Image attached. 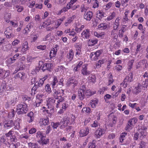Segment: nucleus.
<instances>
[{"instance_id":"47","label":"nucleus","mask_w":148,"mask_h":148,"mask_svg":"<svg viewBox=\"0 0 148 148\" xmlns=\"http://www.w3.org/2000/svg\"><path fill=\"white\" fill-rule=\"evenodd\" d=\"M83 64V62L81 61H80L79 63L77 65V66L74 67V71L75 72L78 71V70H79L81 68Z\"/></svg>"},{"instance_id":"6","label":"nucleus","mask_w":148,"mask_h":148,"mask_svg":"<svg viewBox=\"0 0 148 148\" xmlns=\"http://www.w3.org/2000/svg\"><path fill=\"white\" fill-rule=\"evenodd\" d=\"M43 95H37L36 97V99L34 103V106L36 107H38L41 106L42 102V97Z\"/></svg>"},{"instance_id":"50","label":"nucleus","mask_w":148,"mask_h":148,"mask_svg":"<svg viewBox=\"0 0 148 148\" xmlns=\"http://www.w3.org/2000/svg\"><path fill=\"white\" fill-rule=\"evenodd\" d=\"M51 125L54 130L56 129L59 125H60V122H52L51 123Z\"/></svg>"},{"instance_id":"34","label":"nucleus","mask_w":148,"mask_h":148,"mask_svg":"<svg viewBox=\"0 0 148 148\" xmlns=\"http://www.w3.org/2000/svg\"><path fill=\"white\" fill-rule=\"evenodd\" d=\"M105 33L104 32H94V34L95 36L98 38H102L104 37L105 35Z\"/></svg>"},{"instance_id":"53","label":"nucleus","mask_w":148,"mask_h":148,"mask_svg":"<svg viewBox=\"0 0 148 148\" xmlns=\"http://www.w3.org/2000/svg\"><path fill=\"white\" fill-rule=\"evenodd\" d=\"M108 85H110L112 84L114 81V80L113 79L112 75L111 73H110L108 75Z\"/></svg>"},{"instance_id":"48","label":"nucleus","mask_w":148,"mask_h":148,"mask_svg":"<svg viewBox=\"0 0 148 148\" xmlns=\"http://www.w3.org/2000/svg\"><path fill=\"white\" fill-rule=\"evenodd\" d=\"M127 135V133L126 132H123L121 133L120 136L119 137L120 141L122 143L123 142L124 140H125V136Z\"/></svg>"},{"instance_id":"29","label":"nucleus","mask_w":148,"mask_h":148,"mask_svg":"<svg viewBox=\"0 0 148 148\" xmlns=\"http://www.w3.org/2000/svg\"><path fill=\"white\" fill-rule=\"evenodd\" d=\"M96 92L95 90H92L90 89L86 90L85 92V95L87 97L91 96L96 93Z\"/></svg>"},{"instance_id":"7","label":"nucleus","mask_w":148,"mask_h":148,"mask_svg":"<svg viewBox=\"0 0 148 148\" xmlns=\"http://www.w3.org/2000/svg\"><path fill=\"white\" fill-rule=\"evenodd\" d=\"M93 13L92 12L88 11L86 12L83 15L84 19L88 21H90L92 17Z\"/></svg>"},{"instance_id":"43","label":"nucleus","mask_w":148,"mask_h":148,"mask_svg":"<svg viewBox=\"0 0 148 148\" xmlns=\"http://www.w3.org/2000/svg\"><path fill=\"white\" fill-rule=\"evenodd\" d=\"M28 145L30 148H40L37 143L30 142L28 143Z\"/></svg>"},{"instance_id":"8","label":"nucleus","mask_w":148,"mask_h":148,"mask_svg":"<svg viewBox=\"0 0 148 148\" xmlns=\"http://www.w3.org/2000/svg\"><path fill=\"white\" fill-rule=\"evenodd\" d=\"M55 99H54L52 97L48 98L47 104L48 108L49 109L53 108L54 105H55Z\"/></svg>"},{"instance_id":"51","label":"nucleus","mask_w":148,"mask_h":148,"mask_svg":"<svg viewBox=\"0 0 148 148\" xmlns=\"http://www.w3.org/2000/svg\"><path fill=\"white\" fill-rule=\"evenodd\" d=\"M95 54L94 53V52H92L90 55V57L92 60H96L98 59Z\"/></svg>"},{"instance_id":"58","label":"nucleus","mask_w":148,"mask_h":148,"mask_svg":"<svg viewBox=\"0 0 148 148\" xmlns=\"http://www.w3.org/2000/svg\"><path fill=\"white\" fill-rule=\"evenodd\" d=\"M142 85L144 88H146L148 86V79H145V81L143 82Z\"/></svg>"},{"instance_id":"57","label":"nucleus","mask_w":148,"mask_h":148,"mask_svg":"<svg viewBox=\"0 0 148 148\" xmlns=\"http://www.w3.org/2000/svg\"><path fill=\"white\" fill-rule=\"evenodd\" d=\"M112 97L111 95L109 94H106L104 97V99L106 102L108 103V100L110 99Z\"/></svg>"},{"instance_id":"45","label":"nucleus","mask_w":148,"mask_h":148,"mask_svg":"<svg viewBox=\"0 0 148 148\" xmlns=\"http://www.w3.org/2000/svg\"><path fill=\"white\" fill-rule=\"evenodd\" d=\"M65 19V17H63L59 19H58L57 21V23L56 24V25L55 27L56 29L61 24L62 22L63 21V20Z\"/></svg>"},{"instance_id":"49","label":"nucleus","mask_w":148,"mask_h":148,"mask_svg":"<svg viewBox=\"0 0 148 148\" xmlns=\"http://www.w3.org/2000/svg\"><path fill=\"white\" fill-rule=\"evenodd\" d=\"M116 16L115 13L113 12L111 13V14L109 16L107 17V18L105 19V21H110L112 19Z\"/></svg>"},{"instance_id":"11","label":"nucleus","mask_w":148,"mask_h":148,"mask_svg":"<svg viewBox=\"0 0 148 148\" xmlns=\"http://www.w3.org/2000/svg\"><path fill=\"white\" fill-rule=\"evenodd\" d=\"M145 90V89L144 88L142 84L139 83L138 84V86L135 87L134 90V92L135 94L137 95L143 90Z\"/></svg>"},{"instance_id":"3","label":"nucleus","mask_w":148,"mask_h":148,"mask_svg":"<svg viewBox=\"0 0 148 148\" xmlns=\"http://www.w3.org/2000/svg\"><path fill=\"white\" fill-rule=\"evenodd\" d=\"M138 121V119L136 118L130 119L128 122L127 125L125 128V129L127 131L131 130L134 127V125Z\"/></svg>"},{"instance_id":"32","label":"nucleus","mask_w":148,"mask_h":148,"mask_svg":"<svg viewBox=\"0 0 148 148\" xmlns=\"http://www.w3.org/2000/svg\"><path fill=\"white\" fill-rule=\"evenodd\" d=\"M0 142L5 144V146L8 147L9 145V143L8 140L6 139L4 136H2L1 138Z\"/></svg>"},{"instance_id":"12","label":"nucleus","mask_w":148,"mask_h":148,"mask_svg":"<svg viewBox=\"0 0 148 148\" xmlns=\"http://www.w3.org/2000/svg\"><path fill=\"white\" fill-rule=\"evenodd\" d=\"M39 123L41 126L48 125L49 123V119L48 118H40L39 120Z\"/></svg>"},{"instance_id":"13","label":"nucleus","mask_w":148,"mask_h":148,"mask_svg":"<svg viewBox=\"0 0 148 148\" xmlns=\"http://www.w3.org/2000/svg\"><path fill=\"white\" fill-rule=\"evenodd\" d=\"M78 83L77 81L73 77L70 78L67 82L68 85L69 86L73 85V87L77 86Z\"/></svg>"},{"instance_id":"15","label":"nucleus","mask_w":148,"mask_h":148,"mask_svg":"<svg viewBox=\"0 0 148 148\" xmlns=\"http://www.w3.org/2000/svg\"><path fill=\"white\" fill-rule=\"evenodd\" d=\"M25 74L23 72H19L15 75L14 78L15 79H19L24 81L25 78Z\"/></svg>"},{"instance_id":"17","label":"nucleus","mask_w":148,"mask_h":148,"mask_svg":"<svg viewBox=\"0 0 148 148\" xmlns=\"http://www.w3.org/2000/svg\"><path fill=\"white\" fill-rule=\"evenodd\" d=\"M14 122L12 120H10L4 123V126L5 128L9 129L14 125Z\"/></svg>"},{"instance_id":"22","label":"nucleus","mask_w":148,"mask_h":148,"mask_svg":"<svg viewBox=\"0 0 148 148\" xmlns=\"http://www.w3.org/2000/svg\"><path fill=\"white\" fill-rule=\"evenodd\" d=\"M98 103L99 100L95 98L90 101V104L91 105L92 108H94L96 107Z\"/></svg>"},{"instance_id":"41","label":"nucleus","mask_w":148,"mask_h":148,"mask_svg":"<svg viewBox=\"0 0 148 148\" xmlns=\"http://www.w3.org/2000/svg\"><path fill=\"white\" fill-rule=\"evenodd\" d=\"M108 27L107 25L105 23L100 24L98 26V29L100 30H104Z\"/></svg>"},{"instance_id":"31","label":"nucleus","mask_w":148,"mask_h":148,"mask_svg":"<svg viewBox=\"0 0 148 148\" xmlns=\"http://www.w3.org/2000/svg\"><path fill=\"white\" fill-rule=\"evenodd\" d=\"M120 20L119 17L117 18L115 20L113 24V27L115 29H117L118 28L119 26V21Z\"/></svg>"},{"instance_id":"9","label":"nucleus","mask_w":148,"mask_h":148,"mask_svg":"<svg viewBox=\"0 0 148 148\" xmlns=\"http://www.w3.org/2000/svg\"><path fill=\"white\" fill-rule=\"evenodd\" d=\"M106 130L104 128H99L95 132V134L97 138H99L100 137L102 136L104 134Z\"/></svg>"},{"instance_id":"59","label":"nucleus","mask_w":148,"mask_h":148,"mask_svg":"<svg viewBox=\"0 0 148 148\" xmlns=\"http://www.w3.org/2000/svg\"><path fill=\"white\" fill-rule=\"evenodd\" d=\"M45 90L46 92L48 93H50L51 92V89L49 84H47L45 88Z\"/></svg>"},{"instance_id":"26","label":"nucleus","mask_w":148,"mask_h":148,"mask_svg":"<svg viewBox=\"0 0 148 148\" xmlns=\"http://www.w3.org/2000/svg\"><path fill=\"white\" fill-rule=\"evenodd\" d=\"M85 91L81 89H78V96L79 99L81 100H82L85 97Z\"/></svg>"},{"instance_id":"61","label":"nucleus","mask_w":148,"mask_h":148,"mask_svg":"<svg viewBox=\"0 0 148 148\" xmlns=\"http://www.w3.org/2000/svg\"><path fill=\"white\" fill-rule=\"evenodd\" d=\"M113 3L112 2H109L106 5V8H105V10H108L112 6Z\"/></svg>"},{"instance_id":"56","label":"nucleus","mask_w":148,"mask_h":148,"mask_svg":"<svg viewBox=\"0 0 148 148\" xmlns=\"http://www.w3.org/2000/svg\"><path fill=\"white\" fill-rule=\"evenodd\" d=\"M82 112H86L88 114H90L91 112V109L88 107H84L83 108L82 110Z\"/></svg>"},{"instance_id":"5","label":"nucleus","mask_w":148,"mask_h":148,"mask_svg":"<svg viewBox=\"0 0 148 148\" xmlns=\"http://www.w3.org/2000/svg\"><path fill=\"white\" fill-rule=\"evenodd\" d=\"M11 15L10 14H8L5 15L4 16V18L5 21L8 23H9V24L11 25L12 26L16 27L18 26V23H17L14 22L12 21H10L9 19L10 18Z\"/></svg>"},{"instance_id":"60","label":"nucleus","mask_w":148,"mask_h":148,"mask_svg":"<svg viewBox=\"0 0 148 148\" xmlns=\"http://www.w3.org/2000/svg\"><path fill=\"white\" fill-rule=\"evenodd\" d=\"M15 8L17 9V11L19 12H21L24 9L23 7L20 5H16Z\"/></svg>"},{"instance_id":"4","label":"nucleus","mask_w":148,"mask_h":148,"mask_svg":"<svg viewBox=\"0 0 148 148\" xmlns=\"http://www.w3.org/2000/svg\"><path fill=\"white\" fill-rule=\"evenodd\" d=\"M53 97L55 99H60V98L64 96V90L63 89L59 90H53Z\"/></svg>"},{"instance_id":"40","label":"nucleus","mask_w":148,"mask_h":148,"mask_svg":"<svg viewBox=\"0 0 148 148\" xmlns=\"http://www.w3.org/2000/svg\"><path fill=\"white\" fill-rule=\"evenodd\" d=\"M44 82L42 80L40 79L39 81H37L34 84V86H36V87H37V88H38L39 87H41L44 84Z\"/></svg>"},{"instance_id":"18","label":"nucleus","mask_w":148,"mask_h":148,"mask_svg":"<svg viewBox=\"0 0 148 148\" xmlns=\"http://www.w3.org/2000/svg\"><path fill=\"white\" fill-rule=\"evenodd\" d=\"M97 18L101 20L102 18L106 16L105 13L102 10H99L97 12L96 14Z\"/></svg>"},{"instance_id":"33","label":"nucleus","mask_w":148,"mask_h":148,"mask_svg":"<svg viewBox=\"0 0 148 148\" xmlns=\"http://www.w3.org/2000/svg\"><path fill=\"white\" fill-rule=\"evenodd\" d=\"M64 97H61L57 101L56 103H55V105H56V107L57 108H59L60 105H62V102L64 101Z\"/></svg>"},{"instance_id":"10","label":"nucleus","mask_w":148,"mask_h":148,"mask_svg":"<svg viewBox=\"0 0 148 148\" xmlns=\"http://www.w3.org/2000/svg\"><path fill=\"white\" fill-rule=\"evenodd\" d=\"M89 130L88 127H86L80 130L79 132V135L81 137L86 136L89 133Z\"/></svg>"},{"instance_id":"24","label":"nucleus","mask_w":148,"mask_h":148,"mask_svg":"<svg viewBox=\"0 0 148 148\" xmlns=\"http://www.w3.org/2000/svg\"><path fill=\"white\" fill-rule=\"evenodd\" d=\"M74 56V52L72 49H70L67 54L66 55V58L70 61L72 60Z\"/></svg>"},{"instance_id":"25","label":"nucleus","mask_w":148,"mask_h":148,"mask_svg":"<svg viewBox=\"0 0 148 148\" xmlns=\"http://www.w3.org/2000/svg\"><path fill=\"white\" fill-rule=\"evenodd\" d=\"M87 65L86 64L84 65V67H82L81 73L84 75H88L90 73V72L87 70Z\"/></svg>"},{"instance_id":"35","label":"nucleus","mask_w":148,"mask_h":148,"mask_svg":"<svg viewBox=\"0 0 148 148\" xmlns=\"http://www.w3.org/2000/svg\"><path fill=\"white\" fill-rule=\"evenodd\" d=\"M4 33L6 35V37L8 38H10L13 35L12 34V30L8 28L6 29V30Z\"/></svg>"},{"instance_id":"64","label":"nucleus","mask_w":148,"mask_h":148,"mask_svg":"<svg viewBox=\"0 0 148 148\" xmlns=\"http://www.w3.org/2000/svg\"><path fill=\"white\" fill-rule=\"evenodd\" d=\"M10 74V71L9 70H6L5 71L3 77H2L3 79H5L7 77H8Z\"/></svg>"},{"instance_id":"21","label":"nucleus","mask_w":148,"mask_h":148,"mask_svg":"<svg viewBox=\"0 0 148 148\" xmlns=\"http://www.w3.org/2000/svg\"><path fill=\"white\" fill-rule=\"evenodd\" d=\"M34 113L32 112H30L27 114L28 116L27 121L29 123L32 122L34 120Z\"/></svg>"},{"instance_id":"62","label":"nucleus","mask_w":148,"mask_h":148,"mask_svg":"<svg viewBox=\"0 0 148 148\" xmlns=\"http://www.w3.org/2000/svg\"><path fill=\"white\" fill-rule=\"evenodd\" d=\"M75 17V15H73L72 16L68 18L66 22L67 23H68V24H70L72 22Z\"/></svg>"},{"instance_id":"38","label":"nucleus","mask_w":148,"mask_h":148,"mask_svg":"<svg viewBox=\"0 0 148 148\" xmlns=\"http://www.w3.org/2000/svg\"><path fill=\"white\" fill-rule=\"evenodd\" d=\"M45 137H42V138L39 142V143L41 144L42 145H46L49 143V140L48 139H45Z\"/></svg>"},{"instance_id":"63","label":"nucleus","mask_w":148,"mask_h":148,"mask_svg":"<svg viewBox=\"0 0 148 148\" xmlns=\"http://www.w3.org/2000/svg\"><path fill=\"white\" fill-rule=\"evenodd\" d=\"M94 2L93 3V8H95L99 7V3L98 0H93Z\"/></svg>"},{"instance_id":"46","label":"nucleus","mask_w":148,"mask_h":148,"mask_svg":"<svg viewBox=\"0 0 148 148\" xmlns=\"http://www.w3.org/2000/svg\"><path fill=\"white\" fill-rule=\"evenodd\" d=\"M105 62V60L104 59L99 60L96 63V68H100L102 64H103Z\"/></svg>"},{"instance_id":"20","label":"nucleus","mask_w":148,"mask_h":148,"mask_svg":"<svg viewBox=\"0 0 148 148\" xmlns=\"http://www.w3.org/2000/svg\"><path fill=\"white\" fill-rule=\"evenodd\" d=\"M133 81V73H130L127 75L124 80L125 82H127L129 83L132 82ZM127 83H126V84Z\"/></svg>"},{"instance_id":"39","label":"nucleus","mask_w":148,"mask_h":148,"mask_svg":"<svg viewBox=\"0 0 148 148\" xmlns=\"http://www.w3.org/2000/svg\"><path fill=\"white\" fill-rule=\"evenodd\" d=\"M134 61V60H130L128 62L127 65V69L129 71H130L132 68Z\"/></svg>"},{"instance_id":"37","label":"nucleus","mask_w":148,"mask_h":148,"mask_svg":"<svg viewBox=\"0 0 148 148\" xmlns=\"http://www.w3.org/2000/svg\"><path fill=\"white\" fill-rule=\"evenodd\" d=\"M18 132H17L14 131L12 129L9 131L8 133H6L5 134V135L6 137H10V136H12L13 135L15 134L18 135Z\"/></svg>"},{"instance_id":"36","label":"nucleus","mask_w":148,"mask_h":148,"mask_svg":"<svg viewBox=\"0 0 148 148\" xmlns=\"http://www.w3.org/2000/svg\"><path fill=\"white\" fill-rule=\"evenodd\" d=\"M96 77L95 75H89L88 77V81L89 82L95 83L96 82Z\"/></svg>"},{"instance_id":"2","label":"nucleus","mask_w":148,"mask_h":148,"mask_svg":"<svg viewBox=\"0 0 148 148\" xmlns=\"http://www.w3.org/2000/svg\"><path fill=\"white\" fill-rule=\"evenodd\" d=\"M27 105L25 102H21L16 107V111L18 114H23L27 113Z\"/></svg>"},{"instance_id":"19","label":"nucleus","mask_w":148,"mask_h":148,"mask_svg":"<svg viewBox=\"0 0 148 148\" xmlns=\"http://www.w3.org/2000/svg\"><path fill=\"white\" fill-rule=\"evenodd\" d=\"M82 36L84 39H88L89 38L90 33L89 29H86L84 30L81 34Z\"/></svg>"},{"instance_id":"30","label":"nucleus","mask_w":148,"mask_h":148,"mask_svg":"<svg viewBox=\"0 0 148 148\" xmlns=\"http://www.w3.org/2000/svg\"><path fill=\"white\" fill-rule=\"evenodd\" d=\"M58 82V78L56 76H54L53 77V79L51 82V85L53 88L56 87V86Z\"/></svg>"},{"instance_id":"55","label":"nucleus","mask_w":148,"mask_h":148,"mask_svg":"<svg viewBox=\"0 0 148 148\" xmlns=\"http://www.w3.org/2000/svg\"><path fill=\"white\" fill-rule=\"evenodd\" d=\"M36 136L37 138H40V139L42 137H45L44 134H43L42 132L40 131L36 133Z\"/></svg>"},{"instance_id":"42","label":"nucleus","mask_w":148,"mask_h":148,"mask_svg":"<svg viewBox=\"0 0 148 148\" xmlns=\"http://www.w3.org/2000/svg\"><path fill=\"white\" fill-rule=\"evenodd\" d=\"M142 67L143 68L144 70H145L146 69L148 66V63L147 60H142Z\"/></svg>"},{"instance_id":"44","label":"nucleus","mask_w":148,"mask_h":148,"mask_svg":"<svg viewBox=\"0 0 148 148\" xmlns=\"http://www.w3.org/2000/svg\"><path fill=\"white\" fill-rule=\"evenodd\" d=\"M142 49L141 45L140 43H138L135 48L136 54H137L140 52V51Z\"/></svg>"},{"instance_id":"14","label":"nucleus","mask_w":148,"mask_h":148,"mask_svg":"<svg viewBox=\"0 0 148 148\" xmlns=\"http://www.w3.org/2000/svg\"><path fill=\"white\" fill-rule=\"evenodd\" d=\"M29 49L28 43L27 41H25L22 44L21 52L22 53L24 54L25 53V52Z\"/></svg>"},{"instance_id":"54","label":"nucleus","mask_w":148,"mask_h":148,"mask_svg":"<svg viewBox=\"0 0 148 148\" xmlns=\"http://www.w3.org/2000/svg\"><path fill=\"white\" fill-rule=\"evenodd\" d=\"M51 24L50 20L48 19L43 22L42 26L44 27H45Z\"/></svg>"},{"instance_id":"52","label":"nucleus","mask_w":148,"mask_h":148,"mask_svg":"<svg viewBox=\"0 0 148 148\" xmlns=\"http://www.w3.org/2000/svg\"><path fill=\"white\" fill-rule=\"evenodd\" d=\"M20 143L18 142L16 144L12 143L10 144L9 143V145L8 147H9V148H16L18 146H20Z\"/></svg>"},{"instance_id":"1","label":"nucleus","mask_w":148,"mask_h":148,"mask_svg":"<svg viewBox=\"0 0 148 148\" xmlns=\"http://www.w3.org/2000/svg\"><path fill=\"white\" fill-rule=\"evenodd\" d=\"M74 121L75 118L74 117L73 118L71 117L70 119L69 117H68L64 118L60 122L61 124L60 128L62 129H63L67 127L70 123L71 124L73 123Z\"/></svg>"},{"instance_id":"27","label":"nucleus","mask_w":148,"mask_h":148,"mask_svg":"<svg viewBox=\"0 0 148 148\" xmlns=\"http://www.w3.org/2000/svg\"><path fill=\"white\" fill-rule=\"evenodd\" d=\"M21 120L19 118H17L16 119L15 121L14 122V123L15 126L14 128L15 129L18 130L20 128V124L21 122Z\"/></svg>"},{"instance_id":"23","label":"nucleus","mask_w":148,"mask_h":148,"mask_svg":"<svg viewBox=\"0 0 148 148\" xmlns=\"http://www.w3.org/2000/svg\"><path fill=\"white\" fill-rule=\"evenodd\" d=\"M57 51L56 47L53 48L50 52L49 57L51 59L55 57Z\"/></svg>"},{"instance_id":"28","label":"nucleus","mask_w":148,"mask_h":148,"mask_svg":"<svg viewBox=\"0 0 148 148\" xmlns=\"http://www.w3.org/2000/svg\"><path fill=\"white\" fill-rule=\"evenodd\" d=\"M98 40L97 39H90L88 42V45L89 46H92L97 43Z\"/></svg>"},{"instance_id":"16","label":"nucleus","mask_w":148,"mask_h":148,"mask_svg":"<svg viewBox=\"0 0 148 148\" xmlns=\"http://www.w3.org/2000/svg\"><path fill=\"white\" fill-rule=\"evenodd\" d=\"M52 66L53 64H52L46 63L44 64L43 66H42L41 69L43 72L46 70L50 71Z\"/></svg>"}]
</instances>
